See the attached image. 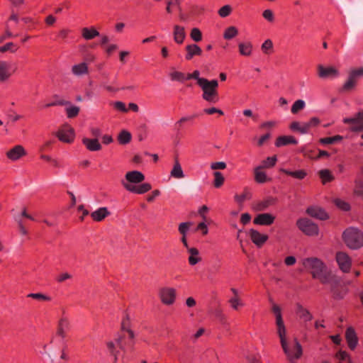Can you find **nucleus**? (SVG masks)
<instances>
[{
  "instance_id": "obj_1",
  "label": "nucleus",
  "mask_w": 363,
  "mask_h": 363,
  "mask_svg": "<svg viewBox=\"0 0 363 363\" xmlns=\"http://www.w3.org/2000/svg\"><path fill=\"white\" fill-rule=\"evenodd\" d=\"M272 311L275 316L276 331L280 340L281 346L286 357L290 359L295 357L300 358L302 354V347L296 338L289 342L286 337V328L284 324L280 307L273 303Z\"/></svg>"
},
{
  "instance_id": "obj_2",
  "label": "nucleus",
  "mask_w": 363,
  "mask_h": 363,
  "mask_svg": "<svg viewBox=\"0 0 363 363\" xmlns=\"http://www.w3.org/2000/svg\"><path fill=\"white\" fill-rule=\"evenodd\" d=\"M303 265L314 279H318L322 284L333 281V274L318 258L310 257L303 259Z\"/></svg>"
},
{
  "instance_id": "obj_3",
  "label": "nucleus",
  "mask_w": 363,
  "mask_h": 363,
  "mask_svg": "<svg viewBox=\"0 0 363 363\" xmlns=\"http://www.w3.org/2000/svg\"><path fill=\"white\" fill-rule=\"evenodd\" d=\"M346 245L351 249H358L363 246V234L356 228H347L342 233Z\"/></svg>"
},
{
  "instance_id": "obj_4",
  "label": "nucleus",
  "mask_w": 363,
  "mask_h": 363,
  "mask_svg": "<svg viewBox=\"0 0 363 363\" xmlns=\"http://www.w3.org/2000/svg\"><path fill=\"white\" fill-rule=\"evenodd\" d=\"M199 86L203 91L202 97L204 100L210 103H216L218 101L217 91L218 82L217 80H199Z\"/></svg>"
},
{
  "instance_id": "obj_5",
  "label": "nucleus",
  "mask_w": 363,
  "mask_h": 363,
  "mask_svg": "<svg viewBox=\"0 0 363 363\" xmlns=\"http://www.w3.org/2000/svg\"><path fill=\"white\" fill-rule=\"evenodd\" d=\"M362 77H363V67L350 70L347 80L342 86V90L350 91L353 89L355 87L358 79Z\"/></svg>"
},
{
  "instance_id": "obj_6",
  "label": "nucleus",
  "mask_w": 363,
  "mask_h": 363,
  "mask_svg": "<svg viewBox=\"0 0 363 363\" xmlns=\"http://www.w3.org/2000/svg\"><path fill=\"white\" fill-rule=\"evenodd\" d=\"M298 228L307 235H315L318 233L317 225L308 219L301 218L297 221Z\"/></svg>"
},
{
  "instance_id": "obj_7",
  "label": "nucleus",
  "mask_w": 363,
  "mask_h": 363,
  "mask_svg": "<svg viewBox=\"0 0 363 363\" xmlns=\"http://www.w3.org/2000/svg\"><path fill=\"white\" fill-rule=\"evenodd\" d=\"M159 297L165 305H172L176 298V290L171 287H162L159 290Z\"/></svg>"
},
{
  "instance_id": "obj_8",
  "label": "nucleus",
  "mask_w": 363,
  "mask_h": 363,
  "mask_svg": "<svg viewBox=\"0 0 363 363\" xmlns=\"http://www.w3.org/2000/svg\"><path fill=\"white\" fill-rule=\"evenodd\" d=\"M58 139L64 143H71L74 140V130L68 125H64L55 133Z\"/></svg>"
},
{
  "instance_id": "obj_9",
  "label": "nucleus",
  "mask_w": 363,
  "mask_h": 363,
  "mask_svg": "<svg viewBox=\"0 0 363 363\" xmlns=\"http://www.w3.org/2000/svg\"><path fill=\"white\" fill-rule=\"evenodd\" d=\"M343 122L351 125L352 131L363 130V111L358 112L354 117L344 118Z\"/></svg>"
},
{
  "instance_id": "obj_10",
  "label": "nucleus",
  "mask_w": 363,
  "mask_h": 363,
  "mask_svg": "<svg viewBox=\"0 0 363 363\" xmlns=\"http://www.w3.org/2000/svg\"><path fill=\"white\" fill-rule=\"evenodd\" d=\"M333 281L327 282L325 284H328L330 286V290L333 296L336 299H341L344 297L346 294V289L345 287L340 285V281L337 277L333 274Z\"/></svg>"
},
{
  "instance_id": "obj_11",
  "label": "nucleus",
  "mask_w": 363,
  "mask_h": 363,
  "mask_svg": "<svg viewBox=\"0 0 363 363\" xmlns=\"http://www.w3.org/2000/svg\"><path fill=\"white\" fill-rule=\"evenodd\" d=\"M318 74L322 79H333L339 76L338 70L333 67H325L322 65H318Z\"/></svg>"
},
{
  "instance_id": "obj_12",
  "label": "nucleus",
  "mask_w": 363,
  "mask_h": 363,
  "mask_svg": "<svg viewBox=\"0 0 363 363\" xmlns=\"http://www.w3.org/2000/svg\"><path fill=\"white\" fill-rule=\"evenodd\" d=\"M122 184L127 191L138 194H145L152 189L151 185L148 183H144L139 186H135L128 182H125V181H122Z\"/></svg>"
},
{
  "instance_id": "obj_13",
  "label": "nucleus",
  "mask_w": 363,
  "mask_h": 363,
  "mask_svg": "<svg viewBox=\"0 0 363 363\" xmlns=\"http://www.w3.org/2000/svg\"><path fill=\"white\" fill-rule=\"evenodd\" d=\"M336 260L340 269L343 272H347L351 267V259L343 252H339L336 255Z\"/></svg>"
},
{
  "instance_id": "obj_14",
  "label": "nucleus",
  "mask_w": 363,
  "mask_h": 363,
  "mask_svg": "<svg viewBox=\"0 0 363 363\" xmlns=\"http://www.w3.org/2000/svg\"><path fill=\"white\" fill-rule=\"evenodd\" d=\"M296 306V313L297 315L300 318V319H301L305 323V324H304L305 328L308 329V325L306 323L313 319L312 314L310 313V311L307 308H304L300 303H297Z\"/></svg>"
},
{
  "instance_id": "obj_15",
  "label": "nucleus",
  "mask_w": 363,
  "mask_h": 363,
  "mask_svg": "<svg viewBox=\"0 0 363 363\" xmlns=\"http://www.w3.org/2000/svg\"><path fill=\"white\" fill-rule=\"evenodd\" d=\"M26 155V152L21 145H16L6 152L7 157L12 161H16Z\"/></svg>"
},
{
  "instance_id": "obj_16",
  "label": "nucleus",
  "mask_w": 363,
  "mask_h": 363,
  "mask_svg": "<svg viewBox=\"0 0 363 363\" xmlns=\"http://www.w3.org/2000/svg\"><path fill=\"white\" fill-rule=\"evenodd\" d=\"M275 217L270 213L258 214L254 219V223L261 225H269L274 223Z\"/></svg>"
},
{
  "instance_id": "obj_17",
  "label": "nucleus",
  "mask_w": 363,
  "mask_h": 363,
  "mask_svg": "<svg viewBox=\"0 0 363 363\" xmlns=\"http://www.w3.org/2000/svg\"><path fill=\"white\" fill-rule=\"evenodd\" d=\"M144 174L138 171H130L127 172L125 174V182H128L130 184L141 183L144 181Z\"/></svg>"
},
{
  "instance_id": "obj_18",
  "label": "nucleus",
  "mask_w": 363,
  "mask_h": 363,
  "mask_svg": "<svg viewBox=\"0 0 363 363\" xmlns=\"http://www.w3.org/2000/svg\"><path fill=\"white\" fill-rule=\"evenodd\" d=\"M249 235L252 241L258 247H261L268 239L267 235L261 234L254 229L250 230Z\"/></svg>"
},
{
  "instance_id": "obj_19",
  "label": "nucleus",
  "mask_w": 363,
  "mask_h": 363,
  "mask_svg": "<svg viewBox=\"0 0 363 363\" xmlns=\"http://www.w3.org/2000/svg\"><path fill=\"white\" fill-rule=\"evenodd\" d=\"M173 37L175 43L182 44L186 37L185 29L183 26L175 25L174 26Z\"/></svg>"
},
{
  "instance_id": "obj_20",
  "label": "nucleus",
  "mask_w": 363,
  "mask_h": 363,
  "mask_svg": "<svg viewBox=\"0 0 363 363\" xmlns=\"http://www.w3.org/2000/svg\"><path fill=\"white\" fill-rule=\"evenodd\" d=\"M186 60H190L194 56L201 55L202 54V50L196 44H190L186 46Z\"/></svg>"
},
{
  "instance_id": "obj_21",
  "label": "nucleus",
  "mask_w": 363,
  "mask_h": 363,
  "mask_svg": "<svg viewBox=\"0 0 363 363\" xmlns=\"http://www.w3.org/2000/svg\"><path fill=\"white\" fill-rule=\"evenodd\" d=\"M345 337L349 347L351 350H354L357 346L358 340L353 328H349L347 329L345 333Z\"/></svg>"
},
{
  "instance_id": "obj_22",
  "label": "nucleus",
  "mask_w": 363,
  "mask_h": 363,
  "mask_svg": "<svg viewBox=\"0 0 363 363\" xmlns=\"http://www.w3.org/2000/svg\"><path fill=\"white\" fill-rule=\"evenodd\" d=\"M110 215L106 207H101L91 213V217L94 220L99 222L103 220L106 217Z\"/></svg>"
},
{
  "instance_id": "obj_23",
  "label": "nucleus",
  "mask_w": 363,
  "mask_h": 363,
  "mask_svg": "<svg viewBox=\"0 0 363 363\" xmlns=\"http://www.w3.org/2000/svg\"><path fill=\"white\" fill-rule=\"evenodd\" d=\"M69 327V322L67 318L62 317L59 320L57 334L62 338L66 335V330Z\"/></svg>"
},
{
  "instance_id": "obj_24",
  "label": "nucleus",
  "mask_w": 363,
  "mask_h": 363,
  "mask_svg": "<svg viewBox=\"0 0 363 363\" xmlns=\"http://www.w3.org/2000/svg\"><path fill=\"white\" fill-rule=\"evenodd\" d=\"M82 142L90 151H98L101 148V145L97 139H89L85 138L82 140Z\"/></svg>"
},
{
  "instance_id": "obj_25",
  "label": "nucleus",
  "mask_w": 363,
  "mask_h": 363,
  "mask_svg": "<svg viewBox=\"0 0 363 363\" xmlns=\"http://www.w3.org/2000/svg\"><path fill=\"white\" fill-rule=\"evenodd\" d=\"M307 213L313 217L320 220H325L328 218L327 213L322 209L318 208H308Z\"/></svg>"
},
{
  "instance_id": "obj_26",
  "label": "nucleus",
  "mask_w": 363,
  "mask_h": 363,
  "mask_svg": "<svg viewBox=\"0 0 363 363\" xmlns=\"http://www.w3.org/2000/svg\"><path fill=\"white\" fill-rule=\"evenodd\" d=\"M290 128L294 131H297L301 134H306L308 132V125L306 123H301L297 121L291 123Z\"/></svg>"
},
{
  "instance_id": "obj_27",
  "label": "nucleus",
  "mask_w": 363,
  "mask_h": 363,
  "mask_svg": "<svg viewBox=\"0 0 363 363\" xmlns=\"http://www.w3.org/2000/svg\"><path fill=\"white\" fill-rule=\"evenodd\" d=\"M73 74L76 76H81L88 73V67L85 62H82L78 65H75L72 68Z\"/></svg>"
},
{
  "instance_id": "obj_28",
  "label": "nucleus",
  "mask_w": 363,
  "mask_h": 363,
  "mask_svg": "<svg viewBox=\"0 0 363 363\" xmlns=\"http://www.w3.org/2000/svg\"><path fill=\"white\" fill-rule=\"evenodd\" d=\"M188 252L190 254L189 262L191 265H195L201 261V259L199 257V252L196 248H188Z\"/></svg>"
},
{
  "instance_id": "obj_29",
  "label": "nucleus",
  "mask_w": 363,
  "mask_h": 363,
  "mask_svg": "<svg viewBox=\"0 0 363 363\" xmlns=\"http://www.w3.org/2000/svg\"><path fill=\"white\" fill-rule=\"evenodd\" d=\"M297 140L292 136H280L276 141V146L281 147L288 144H296Z\"/></svg>"
},
{
  "instance_id": "obj_30",
  "label": "nucleus",
  "mask_w": 363,
  "mask_h": 363,
  "mask_svg": "<svg viewBox=\"0 0 363 363\" xmlns=\"http://www.w3.org/2000/svg\"><path fill=\"white\" fill-rule=\"evenodd\" d=\"M82 33V37L86 40H91L95 37L100 35V33L94 28H84Z\"/></svg>"
},
{
  "instance_id": "obj_31",
  "label": "nucleus",
  "mask_w": 363,
  "mask_h": 363,
  "mask_svg": "<svg viewBox=\"0 0 363 363\" xmlns=\"http://www.w3.org/2000/svg\"><path fill=\"white\" fill-rule=\"evenodd\" d=\"M171 176L176 179H182L184 177L183 170L177 160H175L173 169L171 171Z\"/></svg>"
},
{
  "instance_id": "obj_32",
  "label": "nucleus",
  "mask_w": 363,
  "mask_h": 363,
  "mask_svg": "<svg viewBox=\"0 0 363 363\" xmlns=\"http://www.w3.org/2000/svg\"><path fill=\"white\" fill-rule=\"evenodd\" d=\"M9 65L5 61H0V80L4 81L10 76L9 72Z\"/></svg>"
},
{
  "instance_id": "obj_33",
  "label": "nucleus",
  "mask_w": 363,
  "mask_h": 363,
  "mask_svg": "<svg viewBox=\"0 0 363 363\" xmlns=\"http://www.w3.org/2000/svg\"><path fill=\"white\" fill-rule=\"evenodd\" d=\"M281 171L287 175L291 176L298 179H303L306 176L307 173L306 171L301 169L296 171H289L285 169H281Z\"/></svg>"
},
{
  "instance_id": "obj_34",
  "label": "nucleus",
  "mask_w": 363,
  "mask_h": 363,
  "mask_svg": "<svg viewBox=\"0 0 363 363\" xmlns=\"http://www.w3.org/2000/svg\"><path fill=\"white\" fill-rule=\"evenodd\" d=\"M238 48L240 53L243 56H249L252 53V45L251 43H240Z\"/></svg>"
},
{
  "instance_id": "obj_35",
  "label": "nucleus",
  "mask_w": 363,
  "mask_h": 363,
  "mask_svg": "<svg viewBox=\"0 0 363 363\" xmlns=\"http://www.w3.org/2000/svg\"><path fill=\"white\" fill-rule=\"evenodd\" d=\"M131 138L132 136L130 133L125 130H122L118 136V140L121 145H125L128 143L131 140Z\"/></svg>"
},
{
  "instance_id": "obj_36",
  "label": "nucleus",
  "mask_w": 363,
  "mask_h": 363,
  "mask_svg": "<svg viewBox=\"0 0 363 363\" xmlns=\"http://www.w3.org/2000/svg\"><path fill=\"white\" fill-rule=\"evenodd\" d=\"M263 167L259 166L255 169V178L259 183H264L267 181V176L264 172L261 171Z\"/></svg>"
},
{
  "instance_id": "obj_37",
  "label": "nucleus",
  "mask_w": 363,
  "mask_h": 363,
  "mask_svg": "<svg viewBox=\"0 0 363 363\" xmlns=\"http://www.w3.org/2000/svg\"><path fill=\"white\" fill-rule=\"evenodd\" d=\"M318 174L320 179H322L323 184L331 182L334 179L330 171H329L328 169H322L319 171Z\"/></svg>"
},
{
  "instance_id": "obj_38",
  "label": "nucleus",
  "mask_w": 363,
  "mask_h": 363,
  "mask_svg": "<svg viewBox=\"0 0 363 363\" xmlns=\"http://www.w3.org/2000/svg\"><path fill=\"white\" fill-rule=\"evenodd\" d=\"M338 363H352L349 354L345 351H339L335 354Z\"/></svg>"
},
{
  "instance_id": "obj_39",
  "label": "nucleus",
  "mask_w": 363,
  "mask_h": 363,
  "mask_svg": "<svg viewBox=\"0 0 363 363\" xmlns=\"http://www.w3.org/2000/svg\"><path fill=\"white\" fill-rule=\"evenodd\" d=\"M238 34V30L235 26H230L224 32L223 38L225 40H230Z\"/></svg>"
},
{
  "instance_id": "obj_40",
  "label": "nucleus",
  "mask_w": 363,
  "mask_h": 363,
  "mask_svg": "<svg viewBox=\"0 0 363 363\" xmlns=\"http://www.w3.org/2000/svg\"><path fill=\"white\" fill-rule=\"evenodd\" d=\"M306 106V103L303 100L298 99L291 106V111L292 113L296 114L299 111L303 109Z\"/></svg>"
},
{
  "instance_id": "obj_41",
  "label": "nucleus",
  "mask_w": 363,
  "mask_h": 363,
  "mask_svg": "<svg viewBox=\"0 0 363 363\" xmlns=\"http://www.w3.org/2000/svg\"><path fill=\"white\" fill-rule=\"evenodd\" d=\"M342 139V137L340 135H335L333 137L329 138H323L320 139V143L323 145H330L337 143Z\"/></svg>"
},
{
  "instance_id": "obj_42",
  "label": "nucleus",
  "mask_w": 363,
  "mask_h": 363,
  "mask_svg": "<svg viewBox=\"0 0 363 363\" xmlns=\"http://www.w3.org/2000/svg\"><path fill=\"white\" fill-rule=\"evenodd\" d=\"M214 176V181H213V185L216 188L220 187L224 182V177L220 172H215L213 173Z\"/></svg>"
},
{
  "instance_id": "obj_43",
  "label": "nucleus",
  "mask_w": 363,
  "mask_h": 363,
  "mask_svg": "<svg viewBox=\"0 0 363 363\" xmlns=\"http://www.w3.org/2000/svg\"><path fill=\"white\" fill-rule=\"evenodd\" d=\"M261 49L264 54H269L273 49V43L271 40H266L262 45Z\"/></svg>"
},
{
  "instance_id": "obj_44",
  "label": "nucleus",
  "mask_w": 363,
  "mask_h": 363,
  "mask_svg": "<svg viewBox=\"0 0 363 363\" xmlns=\"http://www.w3.org/2000/svg\"><path fill=\"white\" fill-rule=\"evenodd\" d=\"M276 162V156L269 157L262 162V165H261V167H263V168H270L275 165Z\"/></svg>"
},
{
  "instance_id": "obj_45",
  "label": "nucleus",
  "mask_w": 363,
  "mask_h": 363,
  "mask_svg": "<svg viewBox=\"0 0 363 363\" xmlns=\"http://www.w3.org/2000/svg\"><path fill=\"white\" fill-rule=\"evenodd\" d=\"M355 192L357 194L363 196V170L362 173V177L358 178L355 182Z\"/></svg>"
},
{
  "instance_id": "obj_46",
  "label": "nucleus",
  "mask_w": 363,
  "mask_h": 363,
  "mask_svg": "<svg viewBox=\"0 0 363 363\" xmlns=\"http://www.w3.org/2000/svg\"><path fill=\"white\" fill-rule=\"evenodd\" d=\"M191 38L195 42H199L202 40L201 30L197 28H194L191 31Z\"/></svg>"
},
{
  "instance_id": "obj_47",
  "label": "nucleus",
  "mask_w": 363,
  "mask_h": 363,
  "mask_svg": "<svg viewBox=\"0 0 363 363\" xmlns=\"http://www.w3.org/2000/svg\"><path fill=\"white\" fill-rule=\"evenodd\" d=\"M171 79L173 81L184 82L186 80V76L184 73L180 72H173L170 74Z\"/></svg>"
},
{
  "instance_id": "obj_48",
  "label": "nucleus",
  "mask_w": 363,
  "mask_h": 363,
  "mask_svg": "<svg viewBox=\"0 0 363 363\" xmlns=\"http://www.w3.org/2000/svg\"><path fill=\"white\" fill-rule=\"evenodd\" d=\"M269 205V201H262L256 203L253 208L256 211H262L267 208Z\"/></svg>"
},
{
  "instance_id": "obj_49",
  "label": "nucleus",
  "mask_w": 363,
  "mask_h": 363,
  "mask_svg": "<svg viewBox=\"0 0 363 363\" xmlns=\"http://www.w3.org/2000/svg\"><path fill=\"white\" fill-rule=\"evenodd\" d=\"M107 347L111 354L114 357V361L116 362L118 359V351L116 350L115 344L112 341L108 342Z\"/></svg>"
},
{
  "instance_id": "obj_50",
  "label": "nucleus",
  "mask_w": 363,
  "mask_h": 363,
  "mask_svg": "<svg viewBox=\"0 0 363 363\" xmlns=\"http://www.w3.org/2000/svg\"><path fill=\"white\" fill-rule=\"evenodd\" d=\"M68 118H74L79 114V108L77 106H70L66 109Z\"/></svg>"
},
{
  "instance_id": "obj_51",
  "label": "nucleus",
  "mask_w": 363,
  "mask_h": 363,
  "mask_svg": "<svg viewBox=\"0 0 363 363\" xmlns=\"http://www.w3.org/2000/svg\"><path fill=\"white\" fill-rule=\"evenodd\" d=\"M232 11V8L229 5H225L223 7H221L218 11V14L224 18L230 15V12Z\"/></svg>"
},
{
  "instance_id": "obj_52",
  "label": "nucleus",
  "mask_w": 363,
  "mask_h": 363,
  "mask_svg": "<svg viewBox=\"0 0 363 363\" xmlns=\"http://www.w3.org/2000/svg\"><path fill=\"white\" fill-rule=\"evenodd\" d=\"M213 314L222 324H225L226 318L225 315L223 313V311L220 308L215 309L213 311Z\"/></svg>"
},
{
  "instance_id": "obj_53",
  "label": "nucleus",
  "mask_w": 363,
  "mask_h": 363,
  "mask_svg": "<svg viewBox=\"0 0 363 363\" xmlns=\"http://www.w3.org/2000/svg\"><path fill=\"white\" fill-rule=\"evenodd\" d=\"M29 298H32L34 299L40 300V301H50V298L40 293L36 294H29L28 296Z\"/></svg>"
},
{
  "instance_id": "obj_54",
  "label": "nucleus",
  "mask_w": 363,
  "mask_h": 363,
  "mask_svg": "<svg viewBox=\"0 0 363 363\" xmlns=\"http://www.w3.org/2000/svg\"><path fill=\"white\" fill-rule=\"evenodd\" d=\"M123 339H124V335H121V334H119L118 333L116 335V339H115V341L117 344V345L118 346V347L123 350V351H125V344L123 343Z\"/></svg>"
},
{
  "instance_id": "obj_55",
  "label": "nucleus",
  "mask_w": 363,
  "mask_h": 363,
  "mask_svg": "<svg viewBox=\"0 0 363 363\" xmlns=\"http://www.w3.org/2000/svg\"><path fill=\"white\" fill-rule=\"evenodd\" d=\"M179 4H180V1L179 0H171L167 2V7H166V11L167 13H172V9H171V6H177L179 10L181 11V8L179 6Z\"/></svg>"
},
{
  "instance_id": "obj_56",
  "label": "nucleus",
  "mask_w": 363,
  "mask_h": 363,
  "mask_svg": "<svg viewBox=\"0 0 363 363\" xmlns=\"http://www.w3.org/2000/svg\"><path fill=\"white\" fill-rule=\"evenodd\" d=\"M235 201L240 205L242 206L243 202L247 199V193H243L242 194H235Z\"/></svg>"
},
{
  "instance_id": "obj_57",
  "label": "nucleus",
  "mask_w": 363,
  "mask_h": 363,
  "mask_svg": "<svg viewBox=\"0 0 363 363\" xmlns=\"http://www.w3.org/2000/svg\"><path fill=\"white\" fill-rule=\"evenodd\" d=\"M335 202L336 206L343 211H348L350 208L349 204L344 201L336 199Z\"/></svg>"
},
{
  "instance_id": "obj_58",
  "label": "nucleus",
  "mask_w": 363,
  "mask_h": 363,
  "mask_svg": "<svg viewBox=\"0 0 363 363\" xmlns=\"http://www.w3.org/2000/svg\"><path fill=\"white\" fill-rule=\"evenodd\" d=\"M191 225L190 223H182L179 226V231L183 235L185 236L186 233Z\"/></svg>"
},
{
  "instance_id": "obj_59",
  "label": "nucleus",
  "mask_w": 363,
  "mask_h": 363,
  "mask_svg": "<svg viewBox=\"0 0 363 363\" xmlns=\"http://www.w3.org/2000/svg\"><path fill=\"white\" fill-rule=\"evenodd\" d=\"M226 167V164L224 162H216L211 164V168L213 170L224 169Z\"/></svg>"
},
{
  "instance_id": "obj_60",
  "label": "nucleus",
  "mask_w": 363,
  "mask_h": 363,
  "mask_svg": "<svg viewBox=\"0 0 363 363\" xmlns=\"http://www.w3.org/2000/svg\"><path fill=\"white\" fill-rule=\"evenodd\" d=\"M263 17L269 22H272L274 19L272 11L267 9L262 13Z\"/></svg>"
},
{
  "instance_id": "obj_61",
  "label": "nucleus",
  "mask_w": 363,
  "mask_h": 363,
  "mask_svg": "<svg viewBox=\"0 0 363 363\" xmlns=\"http://www.w3.org/2000/svg\"><path fill=\"white\" fill-rule=\"evenodd\" d=\"M113 106L116 109L122 112H127L128 109L125 107V104L122 101H116L113 104Z\"/></svg>"
},
{
  "instance_id": "obj_62",
  "label": "nucleus",
  "mask_w": 363,
  "mask_h": 363,
  "mask_svg": "<svg viewBox=\"0 0 363 363\" xmlns=\"http://www.w3.org/2000/svg\"><path fill=\"white\" fill-rule=\"evenodd\" d=\"M230 303L233 308L237 310L239 306H242V303L237 297H233L229 300Z\"/></svg>"
},
{
  "instance_id": "obj_63",
  "label": "nucleus",
  "mask_w": 363,
  "mask_h": 363,
  "mask_svg": "<svg viewBox=\"0 0 363 363\" xmlns=\"http://www.w3.org/2000/svg\"><path fill=\"white\" fill-rule=\"evenodd\" d=\"M121 331L128 333L129 339H130V340L134 339V337H135L134 332L132 330H130L129 327H125V325L124 324H123V325L121 326Z\"/></svg>"
},
{
  "instance_id": "obj_64",
  "label": "nucleus",
  "mask_w": 363,
  "mask_h": 363,
  "mask_svg": "<svg viewBox=\"0 0 363 363\" xmlns=\"http://www.w3.org/2000/svg\"><path fill=\"white\" fill-rule=\"evenodd\" d=\"M247 360L249 363H260V358L253 354H249L247 356Z\"/></svg>"
}]
</instances>
